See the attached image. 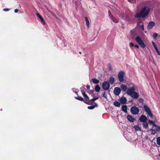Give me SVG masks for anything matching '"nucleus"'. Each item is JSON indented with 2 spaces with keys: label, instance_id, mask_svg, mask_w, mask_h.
<instances>
[{
  "label": "nucleus",
  "instance_id": "6",
  "mask_svg": "<svg viewBox=\"0 0 160 160\" xmlns=\"http://www.w3.org/2000/svg\"><path fill=\"white\" fill-rule=\"evenodd\" d=\"M131 112L133 115H137L139 112L138 108L136 107H132L131 109Z\"/></svg>",
  "mask_w": 160,
  "mask_h": 160
},
{
  "label": "nucleus",
  "instance_id": "51",
  "mask_svg": "<svg viewBox=\"0 0 160 160\" xmlns=\"http://www.w3.org/2000/svg\"><path fill=\"white\" fill-rule=\"evenodd\" d=\"M160 157V154L158 155Z\"/></svg>",
  "mask_w": 160,
  "mask_h": 160
},
{
  "label": "nucleus",
  "instance_id": "44",
  "mask_svg": "<svg viewBox=\"0 0 160 160\" xmlns=\"http://www.w3.org/2000/svg\"><path fill=\"white\" fill-rule=\"evenodd\" d=\"M158 54L159 55V56H160V52L158 50H158H156V51Z\"/></svg>",
  "mask_w": 160,
  "mask_h": 160
},
{
  "label": "nucleus",
  "instance_id": "15",
  "mask_svg": "<svg viewBox=\"0 0 160 160\" xmlns=\"http://www.w3.org/2000/svg\"><path fill=\"white\" fill-rule=\"evenodd\" d=\"M120 87L122 91L124 92H125L127 89V88L126 86L124 84H122L121 85Z\"/></svg>",
  "mask_w": 160,
  "mask_h": 160
},
{
  "label": "nucleus",
  "instance_id": "8",
  "mask_svg": "<svg viewBox=\"0 0 160 160\" xmlns=\"http://www.w3.org/2000/svg\"><path fill=\"white\" fill-rule=\"evenodd\" d=\"M121 92V89L120 88L118 87L115 88L113 91L114 94L117 96L119 95L120 93Z\"/></svg>",
  "mask_w": 160,
  "mask_h": 160
},
{
  "label": "nucleus",
  "instance_id": "18",
  "mask_svg": "<svg viewBox=\"0 0 160 160\" xmlns=\"http://www.w3.org/2000/svg\"><path fill=\"white\" fill-rule=\"evenodd\" d=\"M85 19L86 22V24L88 28L89 27V21L88 19V18L87 17H85Z\"/></svg>",
  "mask_w": 160,
  "mask_h": 160
},
{
  "label": "nucleus",
  "instance_id": "20",
  "mask_svg": "<svg viewBox=\"0 0 160 160\" xmlns=\"http://www.w3.org/2000/svg\"><path fill=\"white\" fill-rule=\"evenodd\" d=\"M81 92L82 93V94L83 96L84 97H85L87 98L88 99H89L88 97V96L87 95V94H86V93L84 92V91L83 90H81Z\"/></svg>",
  "mask_w": 160,
  "mask_h": 160
},
{
  "label": "nucleus",
  "instance_id": "41",
  "mask_svg": "<svg viewBox=\"0 0 160 160\" xmlns=\"http://www.w3.org/2000/svg\"><path fill=\"white\" fill-rule=\"evenodd\" d=\"M9 9L8 8H4L3 9V11L6 12L8 11H9Z\"/></svg>",
  "mask_w": 160,
  "mask_h": 160
},
{
  "label": "nucleus",
  "instance_id": "21",
  "mask_svg": "<svg viewBox=\"0 0 160 160\" xmlns=\"http://www.w3.org/2000/svg\"><path fill=\"white\" fill-rule=\"evenodd\" d=\"M143 127L145 129H148V124L147 122H143L142 124Z\"/></svg>",
  "mask_w": 160,
  "mask_h": 160
},
{
  "label": "nucleus",
  "instance_id": "43",
  "mask_svg": "<svg viewBox=\"0 0 160 160\" xmlns=\"http://www.w3.org/2000/svg\"><path fill=\"white\" fill-rule=\"evenodd\" d=\"M108 14L109 15L110 17V18L111 17H112V15L111 13L110 12V11H108Z\"/></svg>",
  "mask_w": 160,
  "mask_h": 160
},
{
  "label": "nucleus",
  "instance_id": "35",
  "mask_svg": "<svg viewBox=\"0 0 160 160\" xmlns=\"http://www.w3.org/2000/svg\"><path fill=\"white\" fill-rule=\"evenodd\" d=\"M102 97H103L106 98H107V95L106 94L105 92H104L103 93H102Z\"/></svg>",
  "mask_w": 160,
  "mask_h": 160
},
{
  "label": "nucleus",
  "instance_id": "34",
  "mask_svg": "<svg viewBox=\"0 0 160 160\" xmlns=\"http://www.w3.org/2000/svg\"><path fill=\"white\" fill-rule=\"evenodd\" d=\"M40 19L44 24H45V22H44V19H43L42 17H41V18H40Z\"/></svg>",
  "mask_w": 160,
  "mask_h": 160
},
{
  "label": "nucleus",
  "instance_id": "16",
  "mask_svg": "<svg viewBox=\"0 0 160 160\" xmlns=\"http://www.w3.org/2000/svg\"><path fill=\"white\" fill-rule=\"evenodd\" d=\"M138 25L139 26L140 28L141 29L143 30H144L143 24L142 22H138Z\"/></svg>",
  "mask_w": 160,
  "mask_h": 160
},
{
  "label": "nucleus",
  "instance_id": "50",
  "mask_svg": "<svg viewBox=\"0 0 160 160\" xmlns=\"http://www.w3.org/2000/svg\"><path fill=\"white\" fill-rule=\"evenodd\" d=\"M95 105L96 106H97V104H95Z\"/></svg>",
  "mask_w": 160,
  "mask_h": 160
},
{
  "label": "nucleus",
  "instance_id": "37",
  "mask_svg": "<svg viewBox=\"0 0 160 160\" xmlns=\"http://www.w3.org/2000/svg\"><path fill=\"white\" fill-rule=\"evenodd\" d=\"M153 37L155 38L158 36V34L157 33H154L153 34Z\"/></svg>",
  "mask_w": 160,
  "mask_h": 160
},
{
  "label": "nucleus",
  "instance_id": "28",
  "mask_svg": "<svg viewBox=\"0 0 160 160\" xmlns=\"http://www.w3.org/2000/svg\"><path fill=\"white\" fill-rule=\"evenodd\" d=\"M157 142L158 145H160V137H158L157 138Z\"/></svg>",
  "mask_w": 160,
  "mask_h": 160
},
{
  "label": "nucleus",
  "instance_id": "40",
  "mask_svg": "<svg viewBox=\"0 0 160 160\" xmlns=\"http://www.w3.org/2000/svg\"><path fill=\"white\" fill-rule=\"evenodd\" d=\"M108 68L109 70H112V67L111 65H109L108 66Z\"/></svg>",
  "mask_w": 160,
  "mask_h": 160
},
{
  "label": "nucleus",
  "instance_id": "5",
  "mask_svg": "<svg viewBox=\"0 0 160 160\" xmlns=\"http://www.w3.org/2000/svg\"><path fill=\"white\" fill-rule=\"evenodd\" d=\"M102 87L104 90H108L110 88L109 83L106 81L104 82L102 84Z\"/></svg>",
  "mask_w": 160,
  "mask_h": 160
},
{
  "label": "nucleus",
  "instance_id": "22",
  "mask_svg": "<svg viewBox=\"0 0 160 160\" xmlns=\"http://www.w3.org/2000/svg\"><path fill=\"white\" fill-rule=\"evenodd\" d=\"M100 87L99 86V85H97L95 87V91H96V92H98L100 91Z\"/></svg>",
  "mask_w": 160,
  "mask_h": 160
},
{
  "label": "nucleus",
  "instance_id": "25",
  "mask_svg": "<svg viewBox=\"0 0 160 160\" xmlns=\"http://www.w3.org/2000/svg\"><path fill=\"white\" fill-rule=\"evenodd\" d=\"M148 122L150 124L152 125L155 127L157 126V125L155 124L154 121H152L151 120H149Z\"/></svg>",
  "mask_w": 160,
  "mask_h": 160
},
{
  "label": "nucleus",
  "instance_id": "10",
  "mask_svg": "<svg viewBox=\"0 0 160 160\" xmlns=\"http://www.w3.org/2000/svg\"><path fill=\"white\" fill-rule=\"evenodd\" d=\"M155 23L154 22L151 21L148 24L147 26V28L149 29H151L152 28V27L155 25Z\"/></svg>",
  "mask_w": 160,
  "mask_h": 160
},
{
  "label": "nucleus",
  "instance_id": "11",
  "mask_svg": "<svg viewBox=\"0 0 160 160\" xmlns=\"http://www.w3.org/2000/svg\"><path fill=\"white\" fill-rule=\"evenodd\" d=\"M127 118L128 121L131 122H133L135 120V118L132 116L129 115L127 116Z\"/></svg>",
  "mask_w": 160,
  "mask_h": 160
},
{
  "label": "nucleus",
  "instance_id": "27",
  "mask_svg": "<svg viewBox=\"0 0 160 160\" xmlns=\"http://www.w3.org/2000/svg\"><path fill=\"white\" fill-rule=\"evenodd\" d=\"M76 99L78 100H80L81 101H82L83 100V99L82 98L81 96H78V97H77L75 98Z\"/></svg>",
  "mask_w": 160,
  "mask_h": 160
},
{
  "label": "nucleus",
  "instance_id": "7",
  "mask_svg": "<svg viewBox=\"0 0 160 160\" xmlns=\"http://www.w3.org/2000/svg\"><path fill=\"white\" fill-rule=\"evenodd\" d=\"M143 108L145 111L147 112L148 115L150 117L152 118L153 117V115L149 108L145 105H144L143 106Z\"/></svg>",
  "mask_w": 160,
  "mask_h": 160
},
{
  "label": "nucleus",
  "instance_id": "24",
  "mask_svg": "<svg viewBox=\"0 0 160 160\" xmlns=\"http://www.w3.org/2000/svg\"><path fill=\"white\" fill-rule=\"evenodd\" d=\"M134 128L136 131H139L141 130L140 127L138 125H135L134 127Z\"/></svg>",
  "mask_w": 160,
  "mask_h": 160
},
{
  "label": "nucleus",
  "instance_id": "49",
  "mask_svg": "<svg viewBox=\"0 0 160 160\" xmlns=\"http://www.w3.org/2000/svg\"><path fill=\"white\" fill-rule=\"evenodd\" d=\"M139 101H143V100L141 98H139Z\"/></svg>",
  "mask_w": 160,
  "mask_h": 160
},
{
  "label": "nucleus",
  "instance_id": "38",
  "mask_svg": "<svg viewBox=\"0 0 160 160\" xmlns=\"http://www.w3.org/2000/svg\"><path fill=\"white\" fill-rule=\"evenodd\" d=\"M36 15L38 16V17L39 18V19L40 18H41V16L38 13H36Z\"/></svg>",
  "mask_w": 160,
  "mask_h": 160
},
{
  "label": "nucleus",
  "instance_id": "39",
  "mask_svg": "<svg viewBox=\"0 0 160 160\" xmlns=\"http://www.w3.org/2000/svg\"><path fill=\"white\" fill-rule=\"evenodd\" d=\"M129 44L130 47H133L134 46V44L132 42H130Z\"/></svg>",
  "mask_w": 160,
  "mask_h": 160
},
{
  "label": "nucleus",
  "instance_id": "33",
  "mask_svg": "<svg viewBox=\"0 0 160 160\" xmlns=\"http://www.w3.org/2000/svg\"><path fill=\"white\" fill-rule=\"evenodd\" d=\"M128 1L131 2L133 3H135V0H128Z\"/></svg>",
  "mask_w": 160,
  "mask_h": 160
},
{
  "label": "nucleus",
  "instance_id": "19",
  "mask_svg": "<svg viewBox=\"0 0 160 160\" xmlns=\"http://www.w3.org/2000/svg\"><path fill=\"white\" fill-rule=\"evenodd\" d=\"M127 107L126 105H123L122 106V110L125 112H127Z\"/></svg>",
  "mask_w": 160,
  "mask_h": 160
},
{
  "label": "nucleus",
  "instance_id": "17",
  "mask_svg": "<svg viewBox=\"0 0 160 160\" xmlns=\"http://www.w3.org/2000/svg\"><path fill=\"white\" fill-rule=\"evenodd\" d=\"M110 19L114 22L117 23L118 22V19L116 18L113 16H112L110 18Z\"/></svg>",
  "mask_w": 160,
  "mask_h": 160
},
{
  "label": "nucleus",
  "instance_id": "4",
  "mask_svg": "<svg viewBox=\"0 0 160 160\" xmlns=\"http://www.w3.org/2000/svg\"><path fill=\"white\" fill-rule=\"evenodd\" d=\"M125 76V73L123 71L119 72L118 75V78L120 82H122L124 80V78Z\"/></svg>",
  "mask_w": 160,
  "mask_h": 160
},
{
  "label": "nucleus",
  "instance_id": "30",
  "mask_svg": "<svg viewBox=\"0 0 160 160\" xmlns=\"http://www.w3.org/2000/svg\"><path fill=\"white\" fill-rule=\"evenodd\" d=\"M95 108L94 105H92L88 107V108L89 109H92Z\"/></svg>",
  "mask_w": 160,
  "mask_h": 160
},
{
  "label": "nucleus",
  "instance_id": "48",
  "mask_svg": "<svg viewBox=\"0 0 160 160\" xmlns=\"http://www.w3.org/2000/svg\"><path fill=\"white\" fill-rule=\"evenodd\" d=\"M154 48H155V50H156H156H158V48H157V46H155V47H154Z\"/></svg>",
  "mask_w": 160,
  "mask_h": 160
},
{
  "label": "nucleus",
  "instance_id": "52",
  "mask_svg": "<svg viewBox=\"0 0 160 160\" xmlns=\"http://www.w3.org/2000/svg\"><path fill=\"white\" fill-rule=\"evenodd\" d=\"M74 0H73V2H74Z\"/></svg>",
  "mask_w": 160,
  "mask_h": 160
},
{
  "label": "nucleus",
  "instance_id": "46",
  "mask_svg": "<svg viewBox=\"0 0 160 160\" xmlns=\"http://www.w3.org/2000/svg\"><path fill=\"white\" fill-rule=\"evenodd\" d=\"M136 48H139V46L138 45H134V46Z\"/></svg>",
  "mask_w": 160,
  "mask_h": 160
},
{
  "label": "nucleus",
  "instance_id": "3",
  "mask_svg": "<svg viewBox=\"0 0 160 160\" xmlns=\"http://www.w3.org/2000/svg\"><path fill=\"white\" fill-rule=\"evenodd\" d=\"M135 40L141 47L143 48L145 47L146 45L140 37L137 36L135 38Z\"/></svg>",
  "mask_w": 160,
  "mask_h": 160
},
{
  "label": "nucleus",
  "instance_id": "29",
  "mask_svg": "<svg viewBox=\"0 0 160 160\" xmlns=\"http://www.w3.org/2000/svg\"><path fill=\"white\" fill-rule=\"evenodd\" d=\"M150 131H151V134L152 135H154L156 133L155 131L153 129H151Z\"/></svg>",
  "mask_w": 160,
  "mask_h": 160
},
{
  "label": "nucleus",
  "instance_id": "23",
  "mask_svg": "<svg viewBox=\"0 0 160 160\" xmlns=\"http://www.w3.org/2000/svg\"><path fill=\"white\" fill-rule=\"evenodd\" d=\"M113 104L115 106H116L117 107H119L120 105V103L118 102H117L116 101H115L113 102Z\"/></svg>",
  "mask_w": 160,
  "mask_h": 160
},
{
  "label": "nucleus",
  "instance_id": "14",
  "mask_svg": "<svg viewBox=\"0 0 160 160\" xmlns=\"http://www.w3.org/2000/svg\"><path fill=\"white\" fill-rule=\"evenodd\" d=\"M115 80L114 78L111 77H110L109 79V83L111 84H113L115 82Z\"/></svg>",
  "mask_w": 160,
  "mask_h": 160
},
{
  "label": "nucleus",
  "instance_id": "9",
  "mask_svg": "<svg viewBox=\"0 0 160 160\" xmlns=\"http://www.w3.org/2000/svg\"><path fill=\"white\" fill-rule=\"evenodd\" d=\"M139 120L141 122H144L147 121V118L144 115H142L140 117Z\"/></svg>",
  "mask_w": 160,
  "mask_h": 160
},
{
  "label": "nucleus",
  "instance_id": "36",
  "mask_svg": "<svg viewBox=\"0 0 160 160\" xmlns=\"http://www.w3.org/2000/svg\"><path fill=\"white\" fill-rule=\"evenodd\" d=\"M98 97L94 98H93L92 99H91V101H94L98 99Z\"/></svg>",
  "mask_w": 160,
  "mask_h": 160
},
{
  "label": "nucleus",
  "instance_id": "45",
  "mask_svg": "<svg viewBox=\"0 0 160 160\" xmlns=\"http://www.w3.org/2000/svg\"><path fill=\"white\" fill-rule=\"evenodd\" d=\"M18 9H15L14 10V12L15 13H17L18 12Z\"/></svg>",
  "mask_w": 160,
  "mask_h": 160
},
{
  "label": "nucleus",
  "instance_id": "32",
  "mask_svg": "<svg viewBox=\"0 0 160 160\" xmlns=\"http://www.w3.org/2000/svg\"><path fill=\"white\" fill-rule=\"evenodd\" d=\"M119 16L124 19H126V16L124 14L122 15V16L121 15H120Z\"/></svg>",
  "mask_w": 160,
  "mask_h": 160
},
{
  "label": "nucleus",
  "instance_id": "13",
  "mask_svg": "<svg viewBox=\"0 0 160 160\" xmlns=\"http://www.w3.org/2000/svg\"><path fill=\"white\" fill-rule=\"evenodd\" d=\"M73 2L75 3L76 8L79 6H80L81 4L80 1L79 0H75Z\"/></svg>",
  "mask_w": 160,
  "mask_h": 160
},
{
  "label": "nucleus",
  "instance_id": "1",
  "mask_svg": "<svg viewBox=\"0 0 160 160\" xmlns=\"http://www.w3.org/2000/svg\"><path fill=\"white\" fill-rule=\"evenodd\" d=\"M150 11V8L149 7L146 6L144 7L141 11L138 13L137 14L135 15V18H139L142 17L144 18L147 16Z\"/></svg>",
  "mask_w": 160,
  "mask_h": 160
},
{
  "label": "nucleus",
  "instance_id": "2",
  "mask_svg": "<svg viewBox=\"0 0 160 160\" xmlns=\"http://www.w3.org/2000/svg\"><path fill=\"white\" fill-rule=\"evenodd\" d=\"M135 87L133 85L127 89V93L134 98H137L139 97V95L138 93L135 91Z\"/></svg>",
  "mask_w": 160,
  "mask_h": 160
},
{
  "label": "nucleus",
  "instance_id": "47",
  "mask_svg": "<svg viewBox=\"0 0 160 160\" xmlns=\"http://www.w3.org/2000/svg\"><path fill=\"white\" fill-rule=\"evenodd\" d=\"M86 87L88 89H89L90 88V86L89 85H87Z\"/></svg>",
  "mask_w": 160,
  "mask_h": 160
},
{
  "label": "nucleus",
  "instance_id": "31",
  "mask_svg": "<svg viewBox=\"0 0 160 160\" xmlns=\"http://www.w3.org/2000/svg\"><path fill=\"white\" fill-rule=\"evenodd\" d=\"M155 127H156V130L157 131H160V126L157 125V126Z\"/></svg>",
  "mask_w": 160,
  "mask_h": 160
},
{
  "label": "nucleus",
  "instance_id": "26",
  "mask_svg": "<svg viewBox=\"0 0 160 160\" xmlns=\"http://www.w3.org/2000/svg\"><path fill=\"white\" fill-rule=\"evenodd\" d=\"M92 80L93 82L95 84L98 83L99 82V81L96 78L92 79Z\"/></svg>",
  "mask_w": 160,
  "mask_h": 160
},
{
  "label": "nucleus",
  "instance_id": "12",
  "mask_svg": "<svg viewBox=\"0 0 160 160\" xmlns=\"http://www.w3.org/2000/svg\"><path fill=\"white\" fill-rule=\"evenodd\" d=\"M120 102L123 104L126 103L127 102V99L124 97H122L119 100Z\"/></svg>",
  "mask_w": 160,
  "mask_h": 160
},
{
  "label": "nucleus",
  "instance_id": "42",
  "mask_svg": "<svg viewBox=\"0 0 160 160\" xmlns=\"http://www.w3.org/2000/svg\"><path fill=\"white\" fill-rule=\"evenodd\" d=\"M152 44L154 47H155L156 46V45L155 43L154 42H152Z\"/></svg>",
  "mask_w": 160,
  "mask_h": 160
}]
</instances>
